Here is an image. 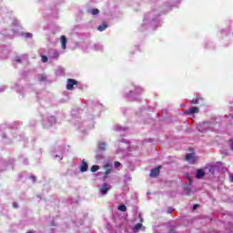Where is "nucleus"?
Segmentation results:
<instances>
[{
  "mask_svg": "<svg viewBox=\"0 0 233 233\" xmlns=\"http://www.w3.org/2000/svg\"><path fill=\"white\" fill-rule=\"evenodd\" d=\"M159 15H161V13L158 10H153L145 15L143 24L140 26V32H145L148 28L156 30L160 25Z\"/></svg>",
  "mask_w": 233,
  "mask_h": 233,
  "instance_id": "obj_1",
  "label": "nucleus"
},
{
  "mask_svg": "<svg viewBox=\"0 0 233 233\" xmlns=\"http://www.w3.org/2000/svg\"><path fill=\"white\" fill-rule=\"evenodd\" d=\"M39 55L42 59H57V57H59V51H57L56 49H49L47 56L43 55L41 51H39Z\"/></svg>",
  "mask_w": 233,
  "mask_h": 233,
  "instance_id": "obj_2",
  "label": "nucleus"
},
{
  "mask_svg": "<svg viewBox=\"0 0 233 233\" xmlns=\"http://www.w3.org/2000/svg\"><path fill=\"white\" fill-rule=\"evenodd\" d=\"M77 80L69 78L67 79V84H66V89L67 90H74V86L77 85Z\"/></svg>",
  "mask_w": 233,
  "mask_h": 233,
  "instance_id": "obj_3",
  "label": "nucleus"
},
{
  "mask_svg": "<svg viewBox=\"0 0 233 233\" xmlns=\"http://www.w3.org/2000/svg\"><path fill=\"white\" fill-rule=\"evenodd\" d=\"M161 168H162V167L158 166V167L151 169L150 177H157V176H159Z\"/></svg>",
  "mask_w": 233,
  "mask_h": 233,
  "instance_id": "obj_4",
  "label": "nucleus"
},
{
  "mask_svg": "<svg viewBox=\"0 0 233 233\" xmlns=\"http://www.w3.org/2000/svg\"><path fill=\"white\" fill-rule=\"evenodd\" d=\"M186 161H187V163H190L191 165L196 164V157H194V154L189 153L186 156Z\"/></svg>",
  "mask_w": 233,
  "mask_h": 233,
  "instance_id": "obj_5",
  "label": "nucleus"
},
{
  "mask_svg": "<svg viewBox=\"0 0 233 233\" xmlns=\"http://www.w3.org/2000/svg\"><path fill=\"white\" fill-rule=\"evenodd\" d=\"M186 114L192 116L193 114H199V107L193 106L186 111Z\"/></svg>",
  "mask_w": 233,
  "mask_h": 233,
  "instance_id": "obj_6",
  "label": "nucleus"
},
{
  "mask_svg": "<svg viewBox=\"0 0 233 233\" xmlns=\"http://www.w3.org/2000/svg\"><path fill=\"white\" fill-rule=\"evenodd\" d=\"M90 48L91 50H95L96 52H101L103 51L104 47L102 44L96 43V44H94Z\"/></svg>",
  "mask_w": 233,
  "mask_h": 233,
  "instance_id": "obj_7",
  "label": "nucleus"
},
{
  "mask_svg": "<svg viewBox=\"0 0 233 233\" xmlns=\"http://www.w3.org/2000/svg\"><path fill=\"white\" fill-rule=\"evenodd\" d=\"M108 190H110V187H108L107 184H104L101 187H100V192L101 194H103V196L108 194Z\"/></svg>",
  "mask_w": 233,
  "mask_h": 233,
  "instance_id": "obj_8",
  "label": "nucleus"
},
{
  "mask_svg": "<svg viewBox=\"0 0 233 233\" xmlns=\"http://www.w3.org/2000/svg\"><path fill=\"white\" fill-rule=\"evenodd\" d=\"M86 170H88V163H86V161H85V159H83L82 164L80 166V171L86 172Z\"/></svg>",
  "mask_w": 233,
  "mask_h": 233,
  "instance_id": "obj_9",
  "label": "nucleus"
},
{
  "mask_svg": "<svg viewBox=\"0 0 233 233\" xmlns=\"http://www.w3.org/2000/svg\"><path fill=\"white\" fill-rule=\"evenodd\" d=\"M196 177H197V179H201V178L205 177V171L203 169H198Z\"/></svg>",
  "mask_w": 233,
  "mask_h": 233,
  "instance_id": "obj_10",
  "label": "nucleus"
},
{
  "mask_svg": "<svg viewBox=\"0 0 233 233\" xmlns=\"http://www.w3.org/2000/svg\"><path fill=\"white\" fill-rule=\"evenodd\" d=\"M61 45H62V49L65 50L66 48V36L65 35L61 36Z\"/></svg>",
  "mask_w": 233,
  "mask_h": 233,
  "instance_id": "obj_11",
  "label": "nucleus"
},
{
  "mask_svg": "<svg viewBox=\"0 0 233 233\" xmlns=\"http://www.w3.org/2000/svg\"><path fill=\"white\" fill-rule=\"evenodd\" d=\"M87 14H91V15H97V14H99V9H88Z\"/></svg>",
  "mask_w": 233,
  "mask_h": 233,
  "instance_id": "obj_12",
  "label": "nucleus"
},
{
  "mask_svg": "<svg viewBox=\"0 0 233 233\" xmlns=\"http://www.w3.org/2000/svg\"><path fill=\"white\" fill-rule=\"evenodd\" d=\"M106 28H108V25L104 23V24L98 25L97 30H98V32H105Z\"/></svg>",
  "mask_w": 233,
  "mask_h": 233,
  "instance_id": "obj_13",
  "label": "nucleus"
},
{
  "mask_svg": "<svg viewBox=\"0 0 233 233\" xmlns=\"http://www.w3.org/2000/svg\"><path fill=\"white\" fill-rule=\"evenodd\" d=\"M200 101H203V98L197 97V98H195V99H193V100H190V101H189V104H190V105H198V103H199Z\"/></svg>",
  "mask_w": 233,
  "mask_h": 233,
  "instance_id": "obj_14",
  "label": "nucleus"
},
{
  "mask_svg": "<svg viewBox=\"0 0 233 233\" xmlns=\"http://www.w3.org/2000/svg\"><path fill=\"white\" fill-rule=\"evenodd\" d=\"M82 48L85 50V52H88V50H90V44L88 43H84L82 45Z\"/></svg>",
  "mask_w": 233,
  "mask_h": 233,
  "instance_id": "obj_15",
  "label": "nucleus"
},
{
  "mask_svg": "<svg viewBox=\"0 0 233 233\" xmlns=\"http://www.w3.org/2000/svg\"><path fill=\"white\" fill-rule=\"evenodd\" d=\"M118 210H120V212H127V206L119 205L118 206Z\"/></svg>",
  "mask_w": 233,
  "mask_h": 233,
  "instance_id": "obj_16",
  "label": "nucleus"
},
{
  "mask_svg": "<svg viewBox=\"0 0 233 233\" xmlns=\"http://www.w3.org/2000/svg\"><path fill=\"white\" fill-rule=\"evenodd\" d=\"M33 35L32 33H24V37H25V39H32Z\"/></svg>",
  "mask_w": 233,
  "mask_h": 233,
  "instance_id": "obj_17",
  "label": "nucleus"
},
{
  "mask_svg": "<svg viewBox=\"0 0 233 233\" xmlns=\"http://www.w3.org/2000/svg\"><path fill=\"white\" fill-rule=\"evenodd\" d=\"M99 170V166L94 165L91 167V172H97Z\"/></svg>",
  "mask_w": 233,
  "mask_h": 233,
  "instance_id": "obj_18",
  "label": "nucleus"
},
{
  "mask_svg": "<svg viewBox=\"0 0 233 233\" xmlns=\"http://www.w3.org/2000/svg\"><path fill=\"white\" fill-rule=\"evenodd\" d=\"M141 227H143V224L137 223V224L134 227V229H135V230H140V229H141Z\"/></svg>",
  "mask_w": 233,
  "mask_h": 233,
  "instance_id": "obj_19",
  "label": "nucleus"
},
{
  "mask_svg": "<svg viewBox=\"0 0 233 233\" xmlns=\"http://www.w3.org/2000/svg\"><path fill=\"white\" fill-rule=\"evenodd\" d=\"M185 192H186V194H187V196H190V194H191V192H192V188H190V187H186V188H185Z\"/></svg>",
  "mask_w": 233,
  "mask_h": 233,
  "instance_id": "obj_20",
  "label": "nucleus"
},
{
  "mask_svg": "<svg viewBox=\"0 0 233 233\" xmlns=\"http://www.w3.org/2000/svg\"><path fill=\"white\" fill-rule=\"evenodd\" d=\"M110 172H112V169H109V168H106V172H105V174H106L105 179H106V178L108 177V174H110Z\"/></svg>",
  "mask_w": 233,
  "mask_h": 233,
  "instance_id": "obj_21",
  "label": "nucleus"
},
{
  "mask_svg": "<svg viewBox=\"0 0 233 233\" xmlns=\"http://www.w3.org/2000/svg\"><path fill=\"white\" fill-rule=\"evenodd\" d=\"M2 56H6L7 54H10V51L8 49H5L1 51Z\"/></svg>",
  "mask_w": 233,
  "mask_h": 233,
  "instance_id": "obj_22",
  "label": "nucleus"
},
{
  "mask_svg": "<svg viewBox=\"0 0 233 233\" xmlns=\"http://www.w3.org/2000/svg\"><path fill=\"white\" fill-rule=\"evenodd\" d=\"M99 148H100V150H106V144L105 143H100L99 144Z\"/></svg>",
  "mask_w": 233,
  "mask_h": 233,
  "instance_id": "obj_23",
  "label": "nucleus"
},
{
  "mask_svg": "<svg viewBox=\"0 0 233 233\" xmlns=\"http://www.w3.org/2000/svg\"><path fill=\"white\" fill-rule=\"evenodd\" d=\"M215 171H216V167L211 166V167H209V172H210L211 174H214Z\"/></svg>",
  "mask_w": 233,
  "mask_h": 233,
  "instance_id": "obj_24",
  "label": "nucleus"
},
{
  "mask_svg": "<svg viewBox=\"0 0 233 233\" xmlns=\"http://www.w3.org/2000/svg\"><path fill=\"white\" fill-rule=\"evenodd\" d=\"M40 81H46V76L41 75L40 76Z\"/></svg>",
  "mask_w": 233,
  "mask_h": 233,
  "instance_id": "obj_25",
  "label": "nucleus"
},
{
  "mask_svg": "<svg viewBox=\"0 0 233 233\" xmlns=\"http://www.w3.org/2000/svg\"><path fill=\"white\" fill-rule=\"evenodd\" d=\"M118 167H121V163L119 161L115 162V167L118 168Z\"/></svg>",
  "mask_w": 233,
  "mask_h": 233,
  "instance_id": "obj_26",
  "label": "nucleus"
},
{
  "mask_svg": "<svg viewBox=\"0 0 233 233\" xmlns=\"http://www.w3.org/2000/svg\"><path fill=\"white\" fill-rule=\"evenodd\" d=\"M30 179H32V180L34 181V183H35V181H36L37 178H36L35 177H34V176H31V177H30Z\"/></svg>",
  "mask_w": 233,
  "mask_h": 233,
  "instance_id": "obj_27",
  "label": "nucleus"
},
{
  "mask_svg": "<svg viewBox=\"0 0 233 233\" xmlns=\"http://www.w3.org/2000/svg\"><path fill=\"white\" fill-rule=\"evenodd\" d=\"M198 207H199V205H198V204L194 205L193 206V210H197Z\"/></svg>",
  "mask_w": 233,
  "mask_h": 233,
  "instance_id": "obj_28",
  "label": "nucleus"
},
{
  "mask_svg": "<svg viewBox=\"0 0 233 233\" xmlns=\"http://www.w3.org/2000/svg\"><path fill=\"white\" fill-rule=\"evenodd\" d=\"M5 12H6V8H2L1 9V15H3V14H5Z\"/></svg>",
  "mask_w": 233,
  "mask_h": 233,
  "instance_id": "obj_29",
  "label": "nucleus"
},
{
  "mask_svg": "<svg viewBox=\"0 0 233 233\" xmlns=\"http://www.w3.org/2000/svg\"><path fill=\"white\" fill-rule=\"evenodd\" d=\"M13 207H14V208H17V207H19V206L17 205V203H13Z\"/></svg>",
  "mask_w": 233,
  "mask_h": 233,
  "instance_id": "obj_30",
  "label": "nucleus"
},
{
  "mask_svg": "<svg viewBox=\"0 0 233 233\" xmlns=\"http://www.w3.org/2000/svg\"><path fill=\"white\" fill-rule=\"evenodd\" d=\"M169 233H176V229L171 228V229L169 230Z\"/></svg>",
  "mask_w": 233,
  "mask_h": 233,
  "instance_id": "obj_31",
  "label": "nucleus"
},
{
  "mask_svg": "<svg viewBox=\"0 0 233 233\" xmlns=\"http://www.w3.org/2000/svg\"><path fill=\"white\" fill-rule=\"evenodd\" d=\"M108 167H110V164H106L105 165V168H108Z\"/></svg>",
  "mask_w": 233,
  "mask_h": 233,
  "instance_id": "obj_32",
  "label": "nucleus"
},
{
  "mask_svg": "<svg viewBox=\"0 0 233 233\" xmlns=\"http://www.w3.org/2000/svg\"><path fill=\"white\" fill-rule=\"evenodd\" d=\"M43 63H46L48 59H42Z\"/></svg>",
  "mask_w": 233,
  "mask_h": 233,
  "instance_id": "obj_33",
  "label": "nucleus"
},
{
  "mask_svg": "<svg viewBox=\"0 0 233 233\" xmlns=\"http://www.w3.org/2000/svg\"><path fill=\"white\" fill-rule=\"evenodd\" d=\"M231 183H233V175L230 177Z\"/></svg>",
  "mask_w": 233,
  "mask_h": 233,
  "instance_id": "obj_34",
  "label": "nucleus"
},
{
  "mask_svg": "<svg viewBox=\"0 0 233 233\" xmlns=\"http://www.w3.org/2000/svg\"><path fill=\"white\" fill-rule=\"evenodd\" d=\"M189 185H192V178H189Z\"/></svg>",
  "mask_w": 233,
  "mask_h": 233,
  "instance_id": "obj_35",
  "label": "nucleus"
},
{
  "mask_svg": "<svg viewBox=\"0 0 233 233\" xmlns=\"http://www.w3.org/2000/svg\"><path fill=\"white\" fill-rule=\"evenodd\" d=\"M16 63H21V59H16Z\"/></svg>",
  "mask_w": 233,
  "mask_h": 233,
  "instance_id": "obj_36",
  "label": "nucleus"
},
{
  "mask_svg": "<svg viewBox=\"0 0 233 233\" xmlns=\"http://www.w3.org/2000/svg\"><path fill=\"white\" fill-rule=\"evenodd\" d=\"M23 57H28V55H24Z\"/></svg>",
  "mask_w": 233,
  "mask_h": 233,
  "instance_id": "obj_37",
  "label": "nucleus"
},
{
  "mask_svg": "<svg viewBox=\"0 0 233 233\" xmlns=\"http://www.w3.org/2000/svg\"><path fill=\"white\" fill-rule=\"evenodd\" d=\"M174 1H176L177 3H179V1H181V0H174Z\"/></svg>",
  "mask_w": 233,
  "mask_h": 233,
  "instance_id": "obj_38",
  "label": "nucleus"
},
{
  "mask_svg": "<svg viewBox=\"0 0 233 233\" xmlns=\"http://www.w3.org/2000/svg\"><path fill=\"white\" fill-rule=\"evenodd\" d=\"M2 57H5L6 58V57H8V56H2Z\"/></svg>",
  "mask_w": 233,
  "mask_h": 233,
  "instance_id": "obj_39",
  "label": "nucleus"
}]
</instances>
